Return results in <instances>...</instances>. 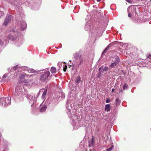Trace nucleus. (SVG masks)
Listing matches in <instances>:
<instances>
[{
	"mask_svg": "<svg viewBox=\"0 0 151 151\" xmlns=\"http://www.w3.org/2000/svg\"><path fill=\"white\" fill-rule=\"evenodd\" d=\"M125 0L126 1H127L128 3H130L131 4L132 3V1L130 0Z\"/></svg>",
	"mask_w": 151,
	"mask_h": 151,
	"instance_id": "2f4dec72",
	"label": "nucleus"
},
{
	"mask_svg": "<svg viewBox=\"0 0 151 151\" xmlns=\"http://www.w3.org/2000/svg\"><path fill=\"white\" fill-rule=\"evenodd\" d=\"M128 88V86L127 84H125L124 85L123 89L124 90L127 89Z\"/></svg>",
	"mask_w": 151,
	"mask_h": 151,
	"instance_id": "393cba45",
	"label": "nucleus"
},
{
	"mask_svg": "<svg viewBox=\"0 0 151 151\" xmlns=\"http://www.w3.org/2000/svg\"><path fill=\"white\" fill-rule=\"evenodd\" d=\"M22 91V89L21 87L19 86L16 87L14 93V95L16 96L15 98H19L21 101H23V98L22 96L23 95Z\"/></svg>",
	"mask_w": 151,
	"mask_h": 151,
	"instance_id": "20e7f679",
	"label": "nucleus"
},
{
	"mask_svg": "<svg viewBox=\"0 0 151 151\" xmlns=\"http://www.w3.org/2000/svg\"><path fill=\"white\" fill-rule=\"evenodd\" d=\"M32 76V75H29L26 73H22L19 77V81L21 83H28L31 80V79H29L28 78Z\"/></svg>",
	"mask_w": 151,
	"mask_h": 151,
	"instance_id": "7ed1b4c3",
	"label": "nucleus"
},
{
	"mask_svg": "<svg viewBox=\"0 0 151 151\" xmlns=\"http://www.w3.org/2000/svg\"><path fill=\"white\" fill-rule=\"evenodd\" d=\"M114 90H115L114 89V88H112V90H111V92H112V93L113 92H114Z\"/></svg>",
	"mask_w": 151,
	"mask_h": 151,
	"instance_id": "c9c22d12",
	"label": "nucleus"
},
{
	"mask_svg": "<svg viewBox=\"0 0 151 151\" xmlns=\"http://www.w3.org/2000/svg\"><path fill=\"white\" fill-rule=\"evenodd\" d=\"M89 146V147H91L94 144V141L93 136H92V138L90 139L88 142Z\"/></svg>",
	"mask_w": 151,
	"mask_h": 151,
	"instance_id": "ddd939ff",
	"label": "nucleus"
},
{
	"mask_svg": "<svg viewBox=\"0 0 151 151\" xmlns=\"http://www.w3.org/2000/svg\"><path fill=\"white\" fill-rule=\"evenodd\" d=\"M29 73H38V71L36 70H35L34 69H29L28 70Z\"/></svg>",
	"mask_w": 151,
	"mask_h": 151,
	"instance_id": "412c9836",
	"label": "nucleus"
},
{
	"mask_svg": "<svg viewBox=\"0 0 151 151\" xmlns=\"http://www.w3.org/2000/svg\"><path fill=\"white\" fill-rule=\"evenodd\" d=\"M126 50V49H124V51H125V50Z\"/></svg>",
	"mask_w": 151,
	"mask_h": 151,
	"instance_id": "58836bf2",
	"label": "nucleus"
},
{
	"mask_svg": "<svg viewBox=\"0 0 151 151\" xmlns=\"http://www.w3.org/2000/svg\"><path fill=\"white\" fill-rule=\"evenodd\" d=\"M58 65L60 68L61 67V66H62V63H61L59 62L58 63Z\"/></svg>",
	"mask_w": 151,
	"mask_h": 151,
	"instance_id": "7c9ffc66",
	"label": "nucleus"
},
{
	"mask_svg": "<svg viewBox=\"0 0 151 151\" xmlns=\"http://www.w3.org/2000/svg\"><path fill=\"white\" fill-rule=\"evenodd\" d=\"M50 71L53 73H55L56 72V69L55 68L52 67L50 69Z\"/></svg>",
	"mask_w": 151,
	"mask_h": 151,
	"instance_id": "a211bd4d",
	"label": "nucleus"
},
{
	"mask_svg": "<svg viewBox=\"0 0 151 151\" xmlns=\"http://www.w3.org/2000/svg\"><path fill=\"white\" fill-rule=\"evenodd\" d=\"M129 13L128 14V16L129 17H130L131 16V15L132 14L131 13V12H128Z\"/></svg>",
	"mask_w": 151,
	"mask_h": 151,
	"instance_id": "72a5a7b5",
	"label": "nucleus"
},
{
	"mask_svg": "<svg viewBox=\"0 0 151 151\" xmlns=\"http://www.w3.org/2000/svg\"><path fill=\"white\" fill-rule=\"evenodd\" d=\"M127 11L128 12H131L132 14H133L134 12L135 13L136 12L135 9L132 6H129L128 8Z\"/></svg>",
	"mask_w": 151,
	"mask_h": 151,
	"instance_id": "9b49d317",
	"label": "nucleus"
},
{
	"mask_svg": "<svg viewBox=\"0 0 151 151\" xmlns=\"http://www.w3.org/2000/svg\"><path fill=\"white\" fill-rule=\"evenodd\" d=\"M109 70V68L107 66H105L104 67L101 66L99 68V70L101 73H103L104 71H106Z\"/></svg>",
	"mask_w": 151,
	"mask_h": 151,
	"instance_id": "f8f14e48",
	"label": "nucleus"
},
{
	"mask_svg": "<svg viewBox=\"0 0 151 151\" xmlns=\"http://www.w3.org/2000/svg\"><path fill=\"white\" fill-rule=\"evenodd\" d=\"M122 88H120L119 89V92H122Z\"/></svg>",
	"mask_w": 151,
	"mask_h": 151,
	"instance_id": "f704fd0d",
	"label": "nucleus"
},
{
	"mask_svg": "<svg viewBox=\"0 0 151 151\" xmlns=\"http://www.w3.org/2000/svg\"><path fill=\"white\" fill-rule=\"evenodd\" d=\"M7 76V74H4L3 76V78H6V77Z\"/></svg>",
	"mask_w": 151,
	"mask_h": 151,
	"instance_id": "473e14b6",
	"label": "nucleus"
},
{
	"mask_svg": "<svg viewBox=\"0 0 151 151\" xmlns=\"http://www.w3.org/2000/svg\"><path fill=\"white\" fill-rule=\"evenodd\" d=\"M18 1H17V5H18V4H20V3H19V4L18 3Z\"/></svg>",
	"mask_w": 151,
	"mask_h": 151,
	"instance_id": "4c0bfd02",
	"label": "nucleus"
},
{
	"mask_svg": "<svg viewBox=\"0 0 151 151\" xmlns=\"http://www.w3.org/2000/svg\"><path fill=\"white\" fill-rule=\"evenodd\" d=\"M74 106L73 104L72 103H70L69 101H67V103L66 107L68 109V114L69 117L71 118V119L73 121L77 120L78 119V117L74 114H72L70 112L71 109H72L73 107Z\"/></svg>",
	"mask_w": 151,
	"mask_h": 151,
	"instance_id": "f257e3e1",
	"label": "nucleus"
},
{
	"mask_svg": "<svg viewBox=\"0 0 151 151\" xmlns=\"http://www.w3.org/2000/svg\"><path fill=\"white\" fill-rule=\"evenodd\" d=\"M109 48V47L108 46H107L106 48L104 49V51L102 52V55L104 54L108 50Z\"/></svg>",
	"mask_w": 151,
	"mask_h": 151,
	"instance_id": "b1692460",
	"label": "nucleus"
},
{
	"mask_svg": "<svg viewBox=\"0 0 151 151\" xmlns=\"http://www.w3.org/2000/svg\"><path fill=\"white\" fill-rule=\"evenodd\" d=\"M46 108L47 107L45 106H43L40 108V111L41 112H43L46 110Z\"/></svg>",
	"mask_w": 151,
	"mask_h": 151,
	"instance_id": "f3484780",
	"label": "nucleus"
},
{
	"mask_svg": "<svg viewBox=\"0 0 151 151\" xmlns=\"http://www.w3.org/2000/svg\"><path fill=\"white\" fill-rule=\"evenodd\" d=\"M61 95H62V96H63V93H61Z\"/></svg>",
	"mask_w": 151,
	"mask_h": 151,
	"instance_id": "ea45409f",
	"label": "nucleus"
},
{
	"mask_svg": "<svg viewBox=\"0 0 151 151\" xmlns=\"http://www.w3.org/2000/svg\"><path fill=\"white\" fill-rule=\"evenodd\" d=\"M115 62L116 63L117 62V63H118L120 61V59L119 57L117 56H115Z\"/></svg>",
	"mask_w": 151,
	"mask_h": 151,
	"instance_id": "4be33fe9",
	"label": "nucleus"
},
{
	"mask_svg": "<svg viewBox=\"0 0 151 151\" xmlns=\"http://www.w3.org/2000/svg\"><path fill=\"white\" fill-rule=\"evenodd\" d=\"M50 73L48 69H46L42 72L40 76V80L42 82H47L49 80V77Z\"/></svg>",
	"mask_w": 151,
	"mask_h": 151,
	"instance_id": "f03ea898",
	"label": "nucleus"
},
{
	"mask_svg": "<svg viewBox=\"0 0 151 151\" xmlns=\"http://www.w3.org/2000/svg\"><path fill=\"white\" fill-rule=\"evenodd\" d=\"M18 65H17L13 67V69L14 70H16L18 69Z\"/></svg>",
	"mask_w": 151,
	"mask_h": 151,
	"instance_id": "c85d7f7f",
	"label": "nucleus"
},
{
	"mask_svg": "<svg viewBox=\"0 0 151 151\" xmlns=\"http://www.w3.org/2000/svg\"><path fill=\"white\" fill-rule=\"evenodd\" d=\"M25 95H26V97L29 100V103L31 104H32L31 105V106L36 102V100L35 96H32L31 95L28 94H25Z\"/></svg>",
	"mask_w": 151,
	"mask_h": 151,
	"instance_id": "423d86ee",
	"label": "nucleus"
},
{
	"mask_svg": "<svg viewBox=\"0 0 151 151\" xmlns=\"http://www.w3.org/2000/svg\"><path fill=\"white\" fill-rule=\"evenodd\" d=\"M115 103L116 104V106H119L121 103V101L120 99L118 98H117L115 100Z\"/></svg>",
	"mask_w": 151,
	"mask_h": 151,
	"instance_id": "2eb2a0df",
	"label": "nucleus"
},
{
	"mask_svg": "<svg viewBox=\"0 0 151 151\" xmlns=\"http://www.w3.org/2000/svg\"><path fill=\"white\" fill-rule=\"evenodd\" d=\"M118 64L117 62H114L111 63L110 65V67L111 68H114L115 66H116Z\"/></svg>",
	"mask_w": 151,
	"mask_h": 151,
	"instance_id": "aec40b11",
	"label": "nucleus"
},
{
	"mask_svg": "<svg viewBox=\"0 0 151 151\" xmlns=\"http://www.w3.org/2000/svg\"><path fill=\"white\" fill-rule=\"evenodd\" d=\"M88 25H85V27Z\"/></svg>",
	"mask_w": 151,
	"mask_h": 151,
	"instance_id": "a19ab883",
	"label": "nucleus"
},
{
	"mask_svg": "<svg viewBox=\"0 0 151 151\" xmlns=\"http://www.w3.org/2000/svg\"><path fill=\"white\" fill-rule=\"evenodd\" d=\"M21 29L22 30H25L27 27V24L23 20H22L19 22Z\"/></svg>",
	"mask_w": 151,
	"mask_h": 151,
	"instance_id": "9d476101",
	"label": "nucleus"
},
{
	"mask_svg": "<svg viewBox=\"0 0 151 151\" xmlns=\"http://www.w3.org/2000/svg\"><path fill=\"white\" fill-rule=\"evenodd\" d=\"M101 0H97V1H98V2H99V1H101Z\"/></svg>",
	"mask_w": 151,
	"mask_h": 151,
	"instance_id": "e433bc0d",
	"label": "nucleus"
},
{
	"mask_svg": "<svg viewBox=\"0 0 151 151\" xmlns=\"http://www.w3.org/2000/svg\"><path fill=\"white\" fill-rule=\"evenodd\" d=\"M149 0L150 1V2H151V0Z\"/></svg>",
	"mask_w": 151,
	"mask_h": 151,
	"instance_id": "79ce46f5",
	"label": "nucleus"
},
{
	"mask_svg": "<svg viewBox=\"0 0 151 151\" xmlns=\"http://www.w3.org/2000/svg\"><path fill=\"white\" fill-rule=\"evenodd\" d=\"M114 149V146H111V147L108 148L106 150L107 151H110L111 150H113Z\"/></svg>",
	"mask_w": 151,
	"mask_h": 151,
	"instance_id": "bb28decb",
	"label": "nucleus"
},
{
	"mask_svg": "<svg viewBox=\"0 0 151 151\" xmlns=\"http://www.w3.org/2000/svg\"><path fill=\"white\" fill-rule=\"evenodd\" d=\"M18 35L17 32L12 31L11 32L10 34L8 36V37L9 39L12 40H16Z\"/></svg>",
	"mask_w": 151,
	"mask_h": 151,
	"instance_id": "0eeeda50",
	"label": "nucleus"
},
{
	"mask_svg": "<svg viewBox=\"0 0 151 151\" xmlns=\"http://www.w3.org/2000/svg\"><path fill=\"white\" fill-rule=\"evenodd\" d=\"M80 80V77L79 76L78 77L76 81V83H79L80 82V81H81Z\"/></svg>",
	"mask_w": 151,
	"mask_h": 151,
	"instance_id": "5701e85b",
	"label": "nucleus"
},
{
	"mask_svg": "<svg viewBox=\"0 0 151 151\" xmlns=\"http://www.w3.org/2000/svg\"><path fill=\"white\" fill-rule=\"evenodd\" d=\"M43 92L42 96V98L43 99H44L45 98L46 94L47 92V89L45 88H42L40 90L39 93H37V97L39 96V95L40 94V92Z\"/></svg>",
	"mask_w": 151,
	"mask_h": 151,
	"instance_id": "1a4fd4ad",
	"label": "nucleus"
},
{
	"mask_svg": "<svg viewBox=\"0 0 151 151\" xmlns=\"http://www.w3.org/2000/svg\"><path fill=\"white\" fill-rule=\"evenodd\" d=\"M10 98L9 97L1 98L0 99V104L4 106H6L11 104Z\"/></svg>",
	"mask_w": 151,
	"mask_h": 151,
	"instance_id": "39448f33",
	"label": "nucleus"
},
{
	"mask_svg": "<svg viewBox=\"0 0 151 151\" xmlns=\"http://www.w3.org/2000/svg\"><path fill=\"white\" fill-rule=\"evenodd\" d=\"M111 107L110 105L109 104H107L105 106V110L107 111H110Z\"/></svg>",
	"mask_w": 151,
	"mask_h": 151,
	"instance_id": "dca6fc26",
	"label": "nucleus"
},
{
	"mask_svg": "<svg viewBox=\"0 0 151 151\" xmlns=\"http://www.w3.org/2000/svg\"><path fill=\"white\" fill-rule=\"evenodd\" d=\"M63 70L64 72H65L67 68V66L66 65H64L63 67Z\"/></svg>",
	"mask_w": 151,
	"mask_h": 151,
	"instance_id": "cd10ccee",
	"label": "nucleus"
},
{
	"mask_svg": "<svg viewBox=\"0 0 151 151\" xmlns=\"http://www.w3.org/2000/svg\"><path fill=\"white\" fill-rule=\"evenodd\" d=\"M110 102V100L109 99H106V103H109Z\"/></svg>",
	"mask_w": 151,
	"mask_h": 151,
	"instance_id": "c756f323",
	"label": "nucleus"
},
{
	"mask_svg": "<svg viewBox=\"0 0 151 151\" xmlns=\"http://www.w3.org/2000/svg\"><path fill=\"white\" fill-rule=\"evenodd\" d=\"M76 61H79V63L78 64V65L79 66V65H81L83 63V59L81 57H80L78 59V60H76Z\"/></svg>",
	"mask_w": 151,
	"mask_h": 151,
	"instance_id": "6ab92c4d",
	"label": "nucleus"
},
{
	"mask_svg": "<svg viewBox=\"0 0 151 151\" xmlns=\"http://www.w3.org/2000/svg\"><path fill=\"white\" fill-rule=\"evenodd\" d=\"M147 59L151 62V55H149L147 58Z\"/></svg>",
	"mask_w": 151,
	"mask_h": 151,
	"instance_id": "a878e982",
	"label": "nucleus"
},
{
	"mask_svg": "<svg viewBox=\"0 0 151 151\" xmlns=\"http://www.w3.org/2000/svg\"><path fill=\"white\" fill-rule=\"evenodd\" d=\"M81 55L78 53H76L75 54L74 58L76 60H78L80 57H81Z\"/></svg>",
	"mask_w": 151,
	"mask_h": 151,
	"instance_id": "4468645a",
	"label": "nucleus"
},
{
	"mask_svg": "<svg viewBox=\"0 0 151 151\" xmlns=\"http://www.w3.org/2000/svg\"><path fill=\"white\" fill-rule=\"evenodd\" d=\"M11 15H7L4 20V24L5 26L7 25L11 22Z\"/></svg>",
	"mask_w": 151,
	"mask_h": 151,
	"instance_id": "6e6552de",
	"label": "nucleus"
}]
</instances>
